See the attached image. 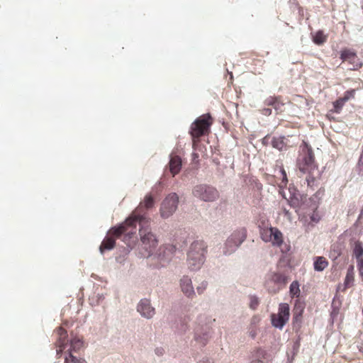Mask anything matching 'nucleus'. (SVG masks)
Wrapping results in <instances>:
<instances>
[{"instance_id":"a19ab883","label":"nucleus","mask_w":363,"mask_h":363,"mask_svg":"<svg viewBox=\"0 0 363 363\" xmlns=\"http://www.w3.org/2000/svg\"><path fill=\"white\" fill-rule=\"evenodd\" d=\"M359 164L361 167L362 169H363V152L361 154L359 160Z\"/></svg>"},{"instance_id":"39448f33","label":"nucleus","mask_w":363,"mask_h":363,"mask_svg":"<svg viewBox=\"0 0 363 363\" xmlns=\"http://www.w3.org/2000/svg\"><path fill=\"white\" fill-rule=\"evenodd\" d=\"M192 193L195 197L206 202L214 201L219 197V193L216 188L206 184L195 186Z\"/></svg>"},{"instance_id":"f257e3e1","label":"nucleus","mask_w":363,"mask_h":363,"mask_svg":"<svg viewBox=\"0 0 363 363\" xmlns=\"http://www.w3.org/2000/svg\"><path fill=\"white\" fill-rule=\"evenodd\" d=\"M155 200L151 195H146L143 201L133 211L131 215L118 228H113L111 233L116 237L124 234V241L129 240L136 235L137 224L143 225L149 223L150 220L146 217V212L154 206Z\"/></svg>"},{"instance_id":"423d86ee","label":"nucleus","mask_w":363,"mask_h":363,"mask_svg":"<svg viewBox=\"0 0 363 363\" xmlns=\"http://www.w3.org/2000/svg\"><path fill=\"white\" fill-rule=\"evenodd\" d=\"M260 237L265 242H271L273 246L280 247L284 242L282 233L275 227L260 229Z\"/></svg>"},{"instance_id":"20e7f679","label":"nucleus","mask_w":363,"mask_h":363,"mask_svg":"<svg viewBox=\"0 0 363 363\" xmlns=\"http://www.w3.org/2000/svg\"><path fill=\"white\" fill-rule=\"evenodd\" d=\"M207 245L203 240L193 242L187 254V265L190 270H199L205 261Z\"/></svg>"},{"instance_id":"0eeeda50","label":"nucleus","mask_w":363,"mask_h":363,"mask_svg":"<svg viewBox=\"0 0 363 363\" xmlns=\"http://www.w3.org/2000/svg\"><path fill=\"white\" fill-rule=\"evenodd\" d=\"M246 230L244 228L235 230L227 239L224 253L231 254L233 252L246 238Z\"/></svg>"},{"instance_id":"2eb2a0df","label":"nucleus","mask_w":363,"mask_h":363,"mask_svg":"<svg viewBox=\"0 0 363 363\" xmlns=\"http://www.w3.org/2000/svg\"><path fill=\"white\" fill-rule=\"evenodd\" d=\"M57 340L55 345L57 347V355L60 356L65 349L67 345V333L62 327H59L55 330Z\"/></svg>"},{"instance_id":"f704fd0d","label":"nucleus","mask_w":363,"mask_h":363,"mask_svg":"<svg viewBox=\"0 0 363 363\" xmlns=\"http://www.w3.org/2000/svg\"><path fill=\"white\" fill-rule=\"evenodd\" d=\"M199 321L200 323H205L207 325L211 323L212 321H215V319H208L205 315H201L199 317Z\"/></svg>"},{"instance_id":"a211bd4d","label":"nucleus","mask_w":363,"mask_h":363,"mask_svg":"<svg viewBox=\"0 0 363 363\" xmlns=\"http://www.w3.org/2000/svg\"><path fill=\"white\" fill-rule=\"evenodd\" d=\"M264 104L267 106H272L277 111L281 112L285 104L281 96H271L265 99Z\"/></svg>"},{"instance_id":"b1692460","label":"nucleus","mask_w":363,"mask_h":363,"mask_svg":"<svg viewBox=\"0 0 363 363\" xmlns=\"http://www.w3.org/2000/svg\"><path fill=\"white\" fill-rule=\"evenodd\" d=\"M328 266V262L324 257H316L314 262V269L318 272L324 270Z\"/></svg>"},{"instance_id":"f03ea898","label":"nucleus","mask_w":363,"mask_h":363,"mask_svg":"<svg viewBox=\"0 0 363 363\" xmlns=\"http://www.w3.org/2000/svg\"><path fill=\"white\" fill-rule=\"evenodd\" d=\"M296 165L301 172L307 174L306 179L308 186H317L320 172L315 160L313 148L305 141L300 145Z\"/></svg>"},{"instance_id":"7c9ffc66","label":"nucleus","mask_w":363,"mask_h":363,"mask_svg":"<svg viewBox=\"0 0 363 363\" xmlns=\"http://www.w3.org/2000/svg\"><path fill=\"white\" fill-rule=\"evenodd\" d=\"M355 94H356V90L352 89H350V90H347L346 91L345 93H344V96H342V98L346 101H348L350 99H354L355 97Z\"/></svg>"},{"instance_id":"1a4fd4ad","label":"nucleus","mask_w":363,"mask_h":363,"mask_svg":"<svg viewBox=\"0 0 363 363\" xmlns=\"http://www.w3.org/2000/svg\"><path fill=\"white\" fill-rule=\"evenodd\" d=\"M288 282V277L281 273H272L265 282L269 293L275 294L283 289Z\"/></svg>"},{"instance_id":"72a5a7b5","label":"nucleus","mask_w":363,"mask_h":363,"mask_svg":"<svg viewBox=\"0 0 363 363\" xmlns=\"http://www.w3.org/2000/svg\"><path fill=\"white\" fill-rule=\"evenodd\" d=\"M208 286L207 281H202L199 286H197L196 290L199 294H201L206 289Z\"/></svg>"},{"instance_id":"5701e85b","label":"nucleus","mask_w":363,"mask_h":363,"mask_svg":"<svg viewBox=\"0 0 363 363\" xmlns=\"http://www.w3.org/2000/svg\"><path fill=\"white\" fill-rule=\"evenodd\" d=\"M353 256L356 258L357 262L361 259H363V244L357 241L354 242L352 248Z\"/></svg>"},{"instance_id":"2f4dec72","label":"nucleus","mask_w":363,"mask_h":363,"mask_svg":"<svg viewBox=\"0 0 363 363\" xmlns=\"http://www.w3.org/2000/svg\"><path fill=\"white\" fill-rule=\"evenodd\" d=\"M259 304V301L257 296H250V308L255 310L257 308Z\"/></svg>"},{"instance_id":"58836bf2","label":"nucleus","mask_w":363,"mask_h":363,"mask_svg":"<svg viewBox=\"0 0 363 363\" xmlns=\"http://www.w3.org/2000/svg\"><path fill=\"white\" fill-rule=\"evenodd\" d=\"M198 363H213V362L211 359L206 358L199 361Z\"/></svg>"},{"instance_id":"cd10ccee","label":"nucleus","mask_w":363,"mask_h":363,"mask_svg":"<svg viewBox=\"0 0 363 363\" xmlns=\"http://www.w3.org/2000/svg\"><path fill=\"white\" fill-rule=\"evenodd\" d=\"M290 294L293 297H298L300 295V289L298 282L296 281H293L290 285L289 289Z\"/></svg>"},{"instance_id":"e433bc0d","label":"nucleus","mask_w":363,"mask_h":363,"mask_svg":"<svg viewBox=\"0 0 363 363\" xmlns=\"http://www.w3.org/2000/svg\"><path fill=\"white\" fill-rule=\"evenodd\" d=\"M280 172H281V177H282V178H281L282 183L286 185L288 182L286 172L283 167L281 168Z\"/></svg>"},{"instance_id":"473e14b6","label":"nucleus","mask_w":363,"mask_h":363,"mask_svg":"<svg viewBox=\"0 0 363 363\" xmlns=\"http://www.w3.org/2000/svg\"><path fill=\"white\" fill-rule=\"evenodd\" d=\"M357 267L359 272V277L363 281V259H361L357 262Z\"/></svg>"},{"instance_id":"ea45409f","label":"nucleus","mask_w":363,"mask_h":363,"mask_svg":"<svg viewBox=\"0 0 363 363\" xmlns=\"http://www.w3.org/2000/svg\"><path fill=\"white\" fill-rule=\"evenodd\" d=\"M166 250L172 253L175 250V247L173 245H169L168 247H166Z\"/></svg>"},{"instance_id":"49530a36","label":"nucleus","mask_w":363,"mask_h":363,"mask_svg":"<svg viewBox=\"0 0 363 363\" xmlns=\"http://www.w3.org/2000/svg\"><path fill=\"white\" fill-rule=\"evenodd\" d=\"M268 112H269V113H270V112H271V110H270V109H267V110H266V112H264V114H267V113H268Z\"/></svg>"},{"instance_id":"aec40b11","label":"nucleus","mask_w":363,"mask_h":363,"mask_svg":"<svg viewBox=\"0 0 363 363\" xmlns=\"http://www.w3.org/2000/svg\"><path fill=\"white\" fill-rule=\"evenodd\" d=\"M354 281V266L349 267L344 281L345 288H350L353 286Z\"/></svg>"},{"instance_id":"412c9836","label":"nucleus","mask_w":363,"mask_h":363,"mask_svg":"<svg viewBox=\"0 0 363 363\" xmlns=\"http://www.w3.org/2000/svg\"><path fill=\"white\" fill-rule=\"evenodd\" d=\"M301 199H299L296 196H294L289 200V205L294 208H298L299 210L303 211L306 210V206L307 204H306L304 202H302V197L301 196Z\"/></svg>"},{"instance_id":"c756f323","label":"nucleus","mask_w":363,"mask_h":363,"mask_svg":"<svg viewBox=\"0 0 363 363\" xmlns=\"http://www.w3.org/2000/svg\"><path fill=\"white\" fill-rule=\"evenodd\" d=\"M65 363H86L84 359H78L73 356L72 352H69V355L65 357Z\"/></svg>"},{"instance_id":"9b49d317","label":"nucleus","mask_w":363,"mask_h":363,"mask_svg":"<svg viewBox=\"0 0 363 363\" xmlns=\"http://www.w3.org/2000/svg\"><path fill=\"white\" fill-rule=\"evenodd\" d=\"M290 316L289 306L288 303H281L279 306L277 313L271 315L272 325L279 329H282L288 322Z\"/></svg>"},{"instance_id":"bb28decb","label":"nucleus","mask_w":363,"mask_h":363,"mask_svg":"<svg viewBox=\"0 0 363 363\" xmlns=\"http://www.w3.org/2000/svg\"><path fill=\"white\" fill-rule=\"evenodd\" d=\"M271 144L273 147L279 150H282L285 147V143L284 142V138L282 137H274L272 138Z\"/></svg>"},{"instance_id":"79ce46f5","label":"nucleus","mask_w":363,"mask_h":363,"mask_svg":"<svg viewBox=\"0 0 363 363\" xmlns=\"http://www.w3.org/2000/svg\"><path fill=\"white\" fill-rule=\"evenodd\" d=\"M156 353L159 355L162 354V349H157Z\"/></svg>"},{"instance_id":"a878e982","label":"nucleus","mask_w":363,"mask_h":363,"mask_svg":"<svg viewBox=\"0 0 363 363\" xmlns=\"http://www.w3.org/2000/svg\"><path fill=\"white\" fill-rule=\"evenodd\" d=\"M328 36L324 34L323 30H318L313 36V42L316 45H322L326 42Z\"/></svg>"},{"instance_id":"4c0bfd02","label":"nucleus","mask_w":363,"mask_h":363,"mask_svg":"<svg viewBox=\"0 0 363 363\" xmlns=\"http://www.w3.org/2000/svg\"><path fill=\"white\" fill-rule=\"evenodd\" d=\"M271 137L267 135L262 139V143L264 145H267L268 144L271 143Z\"/></svg>"},{"instance_id":"6ab92c4d","label":"nucleus","mask_w":363,"mask_h":363,"mask_svg":"<svg viewBox=\"0 0 363 363\" xmlns=\"http://www.w3.org/2000/svg\"><path fill=\"white\" fill-rule=\"evenodd\" d=\"M169 171L172 177L177 174L182 167V159L177 155H172L169 162Z\"/></svg>"},{"instance_id":"9d476101","label":"nucleus","mask_w":363,"mask_h":363,"mask_svg":"<svg viewBox=\"0 0 363 363\" xmlns=\"http://www.w3.org/2000/svg\"><path fill=\"white\" fill-rule=\"evenodd\" d=\"M179 196L176 193L169 194L163 200L160 206V215L163 218L170 217L177 210Z\"/></svg>"},{"instance_id":"c9c22d12","label":"nucleus","mask_w":363,"mask_h":363,"mask_svg":"<svg viewBox=\"0 0 363 363\" xmlns=\"http://www.w3.org/2000/svg\"><path fill=\"white\" fill-rule=\"evenodd\" d=\"M249 335L252 338H255L257 335V328L256 325H252L250 328Z\"/></svg>"},{"instance_id":"f3484780","label":"nucleus","mask_w":363,"mask_h":363,"mask_svg":"<svg viewBox=\"0 0 363 363\" xmlns=\"http://www.w3.org/2000/svg\"><path fill=\"white\" fill-rule=\"evenodd\" d=\"M180 286L182 291L189 298H192L194 294V289L192 286V281L191 278L188 276H184L180 279Z\"/></svg>"},{"instance_id":"4468645a","label":"nucleus","mask_w":363,"mask_h":363,"mask_svg":"<svg viewBox=\"0 0 363 363\" xmlns=\"http://www.w3.org/2000/svg\"><path fill=\"white\" fill-rule=\"evenodd\" d=\"M118 227L119 226L115 227L114 228H118ZM113 228H111V230L108 232L109 236L106 237L100 245L99 250L101 253H104V250H109L114 247L115 243H116V238H122L123 241L125 243V242L124 241V234H123L122 235H121L119 237H116L115 235H113L111 233V230ZM134 238H135V235H133V237L129 240L128 242H126V244L128 245H130L131 242H133V240L132 241V240Z\"/></svg>"},{"instance_id":"dca6fc26","label":"nucleus","mask_w":363,"mask_h":363,"mask_svg":"<svg viewBox=\"0 0 363 363\" xmlns=\"http://www.w3.org/2000/svg\"><path fill=\"white\" fill-rule=\"evenodd\" d=\"M137 311L146 318H151L155 314V308L151 306L150 301L147 298L140 300L137 306Z\"/></svg>"},{"instance_id":"6e6552de","label":"nucleus","mask_w":363,"mask_h":363,"mask_svg":"<svg viewBox=\"0 0 363 363\" xmlns=\"http://www.w3.org/2000/svg\"><path fill=\"white\" fill-rule=\"evenodd\" d=\"M148 224L149 223H143V225H140L141 227L139 233L143 247L148 252V255H150L157 247V240L155 235L149 230L147 228Z\"/></svg>"},{"instance_id":"7ed1b4c3","label":"nucleus","mask_w":363,"mask_h":363,"mask_svg":"<svg viewBox=\"0 0 363 363\" xmlns=\"http://www.w3.org/2000/svg\"><path fill=\"white\" fill-rule=\"evenodd\" d=\"M213 123V119L209 113L203 114L197 118L191 125L190 134L192 137V147L197 149L200 143V138L208 135L210 128Z\"/></svg>"},{"instance_id":"c85d7f7f","label":"nucleus","mask_w":363,"mask_h":363,"mask_svg":"<svg viewBox=\"0 0 363 363\" xmlns=\"http://www.w3.org/2000/svg\"><path fill=\"white\" fill-rule=\"evenodd\" d=\"M346 102L347 101L342 97H340L336 101H335L333 103L334 112L339 113Z\"/></svg>"},{"instance_id":"37998d69","label":"nucleus","mask_w":363,"mask_h":363,"mask_svg":"<svg viewBox=\"0 0 363 363\" xmlns=\"http://www.w3.org/2000/svg\"><path fill=\"white\" fill-rule=\"evenodd\" d=\"M284 212L285 216H290V213H289V211L288 210L284 208Z\"/></svg>"},{"instance_id":"ddd939ff","label":"nucleus","mask_w":363,"mask_h":363,"mask_svg":"<svg viewBox=\"0 0 363 363\" xmlns=\"http://www.w3.org/2000/svg\"><path fill=\"white\" fill-rule=\"evenodd\" d=\"M340 59L352 65L351 70H357L362 67V62L356 52L350 49H343L340 52Z\"/></svg>"},{"instance_id":"a18cd8bd","label":"nucleus","mask_w":363,"mask_h":363,"mask_svg":"<svg viewBox=\"0 0 363 363\" xmlns=\"http://www.w3.org/2000/svg\"><path fill=\"white\" fill-rule=\"evenodd\" d=\"M268 112H269V113H270V112H271V110H270V109H267V110H266V112H264V114H267V113H268Z\"/></svg>"},{"instance_id":"f8f14e48","label":"nucleus","mask_w":363,"mask_h":363,"mask_svg":"<svg viewBox=\"0 0 363 363\" xmlns=\"http://www.w3.org/2000/svg\"><path fill=\"white\" fill-rule=\"evenodd\" d=\"M309 203L311 205L309 206L308 211H303L304 215L301 218V220L304 223L305 225L314 226L315 223H318L320 219V215L318 211V206L315 202H313L311 199H309Z\"/></svg>"},{"instance_id":"4be33fe9","label":"nucleus","mask_w":363,"mask_h":363,"mask_svg":"<svg viewBox=\"0 0 363 363\" xmlns=\"http://www.w3.org/2000/svg\"><path fill=\"white\" fill-rule=\"evenodd\" d=\"M209 338V333L206 331L202 335H201V328H197L195 332V340L201 346L206 345Z\"/></svg>"},{"instance_id":"393cba45","label":"nucleus","mask_w":363,"mask_h":363,"mask_svg":"<svg viewBox=\"0 0 363 363\" xmlns=\"http://www.w3.org/2000/svg\"><path fill=\"white\" fill-rule=\"evenodd\" d=\"M82 347L83 341L78 337H74L71 340L70 349L69 350V352H77L79 350H80Z\"/></svg>"},{"instance_id":"c03bdc74","label":"nucleus","mask_w":363,"mask_h":363,"mask_svg":"<svg viewBox=\"0 0 363 363\" xmlns=\"http://www.w3.org/2000/svg\"><path fill=\"white\" fill-rule=\"evenodd\" d=\"M192 156H193L194 159H196V158L199 157V155L197 153H193Z\"/></svg>"}]
</instances>
